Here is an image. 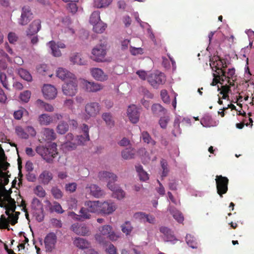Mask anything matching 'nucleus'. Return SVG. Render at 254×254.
<instances>
[{
  "label": "nucleus",
  "mask_w": 254,
  "mask_h": 254,
  "mask_svg": "<svg viewBox=\"0 0 254 254\" xmlns=\"http://www.w3.org/2000/svg\"><path fill=\"white\" fill-rule=\"evenodd\" d=\"M100 202L98 201H86L84 205L91 213H99Z\"/></svg>",
  "instance_id": "21"
},
{
  "label": "nucleus",
  "mask_w": 254,
  "mask_h": 254,
  "mask_svg": "<svg viewBox=\"0 0 254 254\" xmlns=\"http://www.w3.org/2000/svg\"><path fill=\"white\" fill-rule=\"evenodd\" d=\"M53 121V117L46 114H42L39 117V121L41 125H48L51 123Z\"/></svg>",
  "instance_id": "30"
},
{
  "label": "nucleus",
  "mask_w": 254,
  "mask_h": 254,
  "mask_svg": "<svg viewBox=\"0 0 254 254\" xmlns=\"http://www.w3.org/2000/svg\"><path fill=\"white\" fill-rule=\"evenodd\" d=\"M209 61L210 66L212 70L216 72L219 79L223 81V77L226 78V71L224 69L227 67L225 60L218 56H214L210 58Z\"/></svg>",
  "instance_id": "4"
},
{
  "label": "nucleus",
  "mask_w": 254,
  "mask_h": 254,
  "mask_svg": "<svg viewBox=\"0 0 254 254\" xmlns=\"http://www.w3.org/2000/svg\"><path fill=\"white\" fill-rule=\"evenodd\" d=\"M146 216V214L142 212H136L133 215L135 219L138 220L142 223H145Z\"/></svg>",
  "instance_id": "53"
},
{
  "label": "nucleus",
  "mask_w": 254,
  "mask_h": 254,
  "mask_svg": "<svg viewBox=\"0 0 254 254\" xmlns=\"http://www.w3.org/2000/svg\"><path fill=\"white\" fill-rule=\"evenodd\" d=\"M93 60L96 62H103L106 55V46L104 44L96 46L92 51Z\"/></svg>",
  "instance_id": "8"
},
{
  "label": "nucleus",
  "mask_w": 254,
  "mask_h": 254,
  "mask_svg": "<svg viewBox=\"0 0 254 254\" xmlns=\"http://www.w3.org/2000/svg\"><path fill=\"white\" fill-rule=\"evenodd\" d=\"M112 2V0H94V7L101 8L108 6Z\"/></svg>",
  "instance_id": "33"
},
{
  "label": "nucleus",
  "mask_w": 254,
  "mask_h": 254,
  "mask_svg": "<svg viewBox=\"0 0 254 254\" xmlns=\"http://www.w3.org/2000/svg\"><path fill=\"white\" fill-rule=\"evenodd\" d=\"M161 167L163 169L162 177H166L168 172V163L166 160L162 159L160 161Z\"/></svg>",
  "instance_id": "54"
},
{
  "label": "nucleus",
  "mask_w": 254,
  "mask_h": 254,
  "mask_svg": "<svg viewBox=\"0 0 254 254\" xmlns=\"http://www.w3.org/2000/svg\"><path fill=\"white\" fill-rule=\"evenodd\" d=\"M0 81L3 87L7 90H9L8 82L5 73L3 72H0Z\"/></svg>",
  "instance_id": "47"
},
{
  "label": "nucleus",
  "mask_w": 254,
  "mask_h": 254,
  "mask_svg": "<svg viewBox=\"0 0 254 254\" xmlns=\"http://www.w3.org/2000/svg\"><path fill=\"white\" fill-rule=\"evenodd\" d=\"M71 229L76 234L81 236H88L90 232L88 227L85 225L75 223L71 225Z\"/></svg>",
  "instance_id": "14"
},
{
  "label": "nucleus",
  "mask_w": 254,
  "mask_h": 254,
  "mask_svg": "<svg viewBox=\"0 0 254 254\" xmlns=\"http://www.w3.org/2000/svg\"><path fill=\"white\" fill-rule=\"evenodd\" d=\"M48 44L51 49L53 56L56 57H59L61 56V52L58 47H57L56 46V43L55 41H51L48 43Z\"/></svg>",
  "instance_id": "29"
},
{
  "label": "nucleus",
  "mask_w": 254,
  "mask_h": 254,
  "mask_svg": "<svg viewBox=\"0 0 254 254\" xmlns=\"http://www.w3.org/2000/svg\"><path fill=\"white\" fill-rule=\"evenodd\" d=\"M116 209V205L111 201H104L100 204L99 213L106 215L112 213Z\"/></svg>",
  "instance_id": "12"
},
{
  "label": "nucleus",
  "mask_w": 254,
  "mask_h": 254,
  "mask_svg": "<svg viewBox=\"0 0 254 254\" xmlns=\"http://www.w3.org/2000/svg\"><path fill=\"white\" fill-rule=\"evenodd\" d=\"M150 84L154 88H158L160 85L164 84L166 82V77L161 72L152 73L147 77Z\"/></svg>",
  "instance_id": "7"
},
{
  "label": "nucleus",
  "mask_w": 254,
  "mask_h": 254,
  "mask_svg": "<svg viewBox=\"0 0 254 254\" xmlns=\"http://www.w3.org/2000/svg\"><path fill=\"white\" fill-rule=\"evenodd\" d=\"M235 70L234 68H230L228 69V71L227 72H226V78L225 77H223L224 81L227 80V82L229 83L230 85H232L231 81H230V79H233V78L235 75Z\"/></svg>",
  "instance_id": "49"
},
{
  "label": "nucleus",
  "mask_w": 254,
  "mask_h": 254,
  "mask_svg": "<svg viewBox=\"0 0 254 254\" xmlns=\"http://www.w3.org/2000/svg\"><path fill=\"white\" fill-rule=\"evenodd\" d=\"M143 141L147 144L150 143L154 146L156 144V142L152 139L149 134L147 131H143L141 133V136Z\"/></svg>",
  "instance_id": "43"
},
{
  "label": "nucleus",
  "mask_w": 254,
  "mask_h": 254,
  "mask_svg": "<svg viewBox=\"0 0 254 254\" xmlns=\"http://www.w3.org/2000/svg\"><path fill=\"white\" fill-rule=\"evenodd\" d=\"M85 135H84L83 134H81L80 135H78L76 137L75 141L78 145H82L86 141H88L89 140V139H85Z\"/></svg>",
  "instance_id": "58"
},
{
  "label": "nucleus",
  "mask_w": 254,
  "mask_h": 254,
  "mask_svg": "<svg viewBox=\"0 0 254 254\" xmlns=\"http://www.w3.org/2000/svg\"><path fill=\"white\" fill-rule=\"evenodd\" d=\"M159 231L163 234V240L165 242H170L175 244L178 241L174 235V232L170 228L165 226H161L159 228Z\"/></svg>",
  "instance_id": "11"
},
{
  "label": "nucleus",
  "mask_w": 254,
  "mask_h": 254,
  "mask_svg": "<svg viewBox=\"0 0 254 254\" xmlns=\"http://www.w3.org/2000/svg\"><path fill=\"white\" fill-rule=\"evenodd\" d=\"M135 150L132 148H127L122 151V156L126 160L131 159L134 157Z\"/></svg>",
  "instance_id": "28"
},
{
  "label": "nucleus",
  "mask_w": 254,
  "mask_h": 254,
  "mask_svg": "<svg viewBox=\"0 0 254 254\" xmlns=\"http://www.w3.org/2000/svg\"><path fill=\"white\" fill-rule=\"evenodd\" d=\"M186 241L187 244L192 249L197 247V243L196 239L190 234H187L186 237Z\"/></svg>",
  "instance_id": "35"
},
{
  "label": "nucleus",
  "mask_w": 254,
  "mask_h": 254,
  "mask_svg": "<svg viewBox=\"0 0 254 254\" xmlns=\"http://www.w3.org/2000/svg\"><path fill=\"white\" fill-rule=\"evenodd\" d=\"M42 137L46 141H52L56 138V134L53 129L45 128L42 131Z\"/></svg>",
  "instance_id": "22"
},
{
  "label": "nucleus",
  "mask_w": 254,
  "mask_h": 254,
  "mask_svg": "<svg viewBox=\"0 0 254 254\" xmlns=\"http://www.w3.org/2000/svg\"><path fill=\"white\" fill-rule=\"evenodd\" d=\"M28 16H26L24 13H21L19 23L21 25L27 24L30 20L32 18V13H28Z\"/></svg>",
  "instance_id": "41"
},
{
  "label": "nucleus",
  "mask_w": 254,
  "mask_h": 254,
  "mask_svg": "<svg viewBox=\"0 0 254 254\" xmlns=\"http://www.w3.org/2000/svg\"><path fill=\"white\" fill-rule=\"evenodd\" d=\"M215 181L217 192L220 196L222 197L223 195L225 194L228 191L229 180L226 177H223L222 175H217Z\"/></svg>",
  "instance_id": "6"
},
{
  "label": "nucleus",
  "mask_w": 254,
  "mask_h": 254,
  "mask_svg": "<svg viewBox=\"0 0 254 254\" xmlns=\"http://www.w3.org/2000/svg\"><path fill=\"white\" fill-rule=\"evenodd\" d=\"M46 203L51 211H55L57 213L60 214H62L64 212L61 204L57 201H54L52 204L50 201L47 200L46 201Z\"/></svg>",
  "instance_id": "27"
},
{
  "label": "nucleus",
  "mask_w": 254,
  "mask_h": 254,
  "mask_svg": "<svg viewBox=\"0 0 254 254\" xmlns=\"http://www.w3.org/2000/svg\"><path fill=\"white\" fill-rule=\"evenodd\" d=\"M31 92L28 90H26L21 93L19 98L21 101L24 103H27L30 98Z\"/></svg>",
  "instance_id": "51"
},
{
  "label": "nucleus",
  "mask_w": 254,
  "mask_h": 254,
  "mask_svg": "<svg viewBox=\"0 0 254 254\" xmlns=\"http://www.w3.org/2000/svg\"><path fill=\"white\" fill-rule=\"evenodd\" d=\"M93 31L97 33H103L106 28V25L103 23L102 21L93 24Z\"/></svg>",
  "instance_id": "39"
},
{
  "label": "nucleus",
  "mask_w": 254,
  "mask_h": 254,
  "mask_svg": "<svg viewBox=\"0 0 254 254\" xmlns=\"http://www.w3.org/2000/svg\"><path fill=\"white\" fill-rule=\"evenodd\" d=\"M106 252L108 254H117V249L112 244H109L108 247L106 249Z\"/></svg>",
  "instance_id": "64"
},
{
  "label": "nucleus",
  "mask_w": 254,
  "mask_h": 254,
  "mask_svg": "<svg viewBox=\"0 0 254 254\" xmlns=\"http://www.w3.org/2000/svg\"><path fill=\"white\" fill-rule=\"evenodd\" d=\"M42 92L44 97L48 99H54L57 94L56 88L50 84L45 85L42 88Z\"/></svg>",
  "instance_id": "15"
},
{
  "label": "nucleus",
  "mask_w": 254,
  "mask_h": 254,
  "mask_svg": "<svg viewBox=\"0 0 254 254\" xmlns=\"http://www.w3.org/2000/svg\"><path fill=\"white\" fill-rule=\"evenodd\" d=\"M83 88L88 92H96L103 89V85L101 84L90 82L86 80H83L82 81Z\"/></svg>",
  "instance_id": "13"
},
{
  "label": "nucleus",
  "mask_w": 254,
  "mask_h": 254,
  "mask_svg": "<svg viewBox=\"0 0 254 254\" xmlns=\"http://www.w3.org/2000/svg\"><path fill=\"white\" fill-rule=\"evenodd\" d=\"M28 112L24 108H21L15 111L13 113V117L15 119L19 120L23 116H28Z\"/></svg>",
  "instance_id": "40"
},
{
  "label": "nucleus",
  "mask_w": 254,
  "mask_h": 254,
  "mask_svg": "<svg viewBox=\"0 0 254 254\" xmlns=\"http://www.w3.org/2000/svg\"><path fill=\"white\" fill-rule=\"evenodd\" d=\"M62 90L66 96H74L77 91V81L75 77L65 81L62 86Z\"/></svg>",
  "instance_id": "5"
},
{
  "label": "nucleus",
  "mask_w": 254,
  "mask_h": 254,
  "mask_svg": "<svg viewBox=\"0 0 254 254\" xmlns=\"http://www.w3.org/2000/svg\"><path fill=\"white\" fill-rule=\"evenodd\" d=\"M18 74L22 78L27 81H31L32 80V77L31 74L28 71L25 69H19Z\"/></svg>",
  "instance_id": "37"
},
{
  "label": "nucleus",
  "mask_w": 254,
  "mask_h": 254,
  "mask_svg": "<svg viewBox=\"0 0 254 254\" xmlns=\"http://www.w3.org/2000/svg\"><path fill=\"white\" fill-rule=\"evenodd\" d=\"M7 38L9 42L11 44H14L18 40V37L14 32H9L8 34Z\"/></svg>",
  "instance_id": "60"
},
{
  "label": "nucleus",
  "mask_w": 254,
  "mask_h": 254,
  "mask_svg": "<svg viewBox=\"0 0 254 254\" xmlns=\"http://www.w3.org/2000/svg\"><path fill=\"white\" fill-rule=\"evenodd\" d=\"M76 2H71L68 3V8L70 12L72 14H75L78 9V7L75 3Z\"/></svg>",
  "instance_id": "63"
},
{
  "label": "nucleus",
  "mask_w": 254,
  "mask_h": 254,
  "mask_svg": "<svg viewBox=\"0 0 254 254\" xmlns=\"http://www.w3.org/2000/svg\"><path fill=\"white\" fill-rule=\"evenodd\" d=\"M135 168L141 181H145L149 179L148 174L143 170L142 166H136Z\"/></svg>",
  "instance_id": "34"
},
{
  "label": "nucleus",
  "mask_w": 254,
  "mask_h": 254,
  "mask_svg": "<svg viewBox=\"0 0 254 254\" xmlns=\"http://www.w3.org/2000/svg\"><path fill=\"white\" fill-rule=\"evenodd\" d=\"M127 114L131 123L135 124L138 121L139 113L135 105L129 106L127 110Z\"/></svg>",
  "instance_id": "16"
},
{
  "label": "nucleus",
  "mask_w": 254,
  "mask_h": 254,
  "mask_svg": "<svg viewBox=\"0 0 254 254\" xmlns=\"http://www.w3.org/2000/svg\"><path fill=\"white\" fill-rule=\"evenodd\" d=\"M101 21L100 19V12L98 11H94L90 16V22L92 24H95Z\"/></svg>",
  "instance_id": "48"
},
{
  "label": "nucleus",
  "mask_w": 254,
  "mask_h": 254,
  "mask_svg": "<svg viewBox=\"0 0 254 254\" xmlns=\"http://www.w3.org/2000/svg\"><path fill=\"white\" fill-rule=\"evenodd\" d=\"M36 104L39 107H43L47 112H53L54 111V107L52 105L46 103L40 99L36 101Z\"/></svg>",
  "instance_id": "44"
},
{
  "label": "nucleus",
  "mask_w": 254,
  "mask_h": 254,
  "mask_svg": "<svg viewBox=\"0 0 254 254\" xmlns=\"http://www.w3.org/2000/svg\"><path fill=\"white\" fill-rule=\"evenodd\" d=\"M15 132L19 137L22 138L27 139L29 137L28 133L20 126L16 127Z\"/></svg>",
  "instance_id": "46"
},
{
  "label": "nucleus",
  "mask_w": 254,
  "mask_h": 254,
  "mask_svg": "<svg viewBox=\"0 0 254 254\" xmlns=\"http://www.w3.org/2000/svg\"><path fill=\"white\" fill-rule=\"evenodd\" d=\"M57 145L55 143L49 144L46 146L39 145L36 148V152L48 163H52L53 159L58 154Z\"/></svg>",
  "instance_id": "3"
},
{
  "label": "nucleus",
  "mask_w": 254,
  "mask_h": 254,
  "mask_svg": "<svg viewBox=\"0 0 254 254\" xmlns=\"http://www.w3.org/2000/svg\"><path fill=\"white\" fill-rule=\"evenodd\" d=\"M57 237L54 233H50L47 235L44 240L46 251L51 252L55 248Z\"/></svg>",
  "instance_id": "10"
},
{
  "label": "nucleus",
  "mask_w": 254,
  "mask_h": 254,
  "mask_svg": "<svg viewBox=\"0 0 254 254\" xmlns=\"http://www.w3.org/2000/svg\"><path fill=\"white\" fill-rule=\"evenodd\" d=\"M70 61L74 64L85 65L86 62L81 57V55L78 53L73 54L70 57Z\"/></svg>",
  "instance_id": "25"
},
{
  "label": "nucleus",
  "mask_w": 254,
  "mask_h": 254,
  "mask_svg": "<svg viewBox=\"0 0 254 254\" xmlns=\"http://www.w3.org/2000/svg\"><path fill=\"white\" fill-rule=\"evenodd\" d=\"M87 207H82L79 211V215H77L76 219L81 220L82 219H90L91 215Z\"/></svg>",
  "instance_id": "31"
},
{
  "label": "nucleus",
  "mask_w": 254,
  "mask_h": 254,
  "mask_svg": "<svg viewBox=\"0 0 254 254\" xmlns=\"http://www.w3.org/2000/svg\"><path fill=\"white\" fill-rule=\"evenodd\" d=\"M151 110L155 115H160L165 114L166 112V109L159 104H154L152 106Z\"/></svg>",
  "instance_id": "32"
},
{
  "label": "nucleus",
  "mask_w": 254,
  "mask_h": 254,
  "mask_svg": "<svg viewBox=\"0 0 254 254\" xmlns=\"http://www.w3.org/2000/svg\"><path fill=\"white\" fill-rule=\"evenodd\" d=\"M51 192L56 199H60L63 196V193L61 190L57 187H53L51 190Z\"/></svg>",
  "instance_id": "52"
},
{
  "label": "nucleus",
  "mask_w": 254,
  "mask_h": 254,
  "mask_svg": "<svg viewBox=\"0 0 254 254\" xmlns=\"http://www.w3.org/2000/svg\"><path fill=\"white\" fill-rule=\"evenodd\" d=\"M160 95L164 103H168L170 102L169 96L168 94V92L166 90H162L160 92Z\"/></svg>",
  "instance_id": "57"
},
{
  "label": "nucleus",
  "mask_w": 254,
  "mask_h": 254,
  "mask_svg": "<svg viewBox=\"0 0 254 254\" xmlns=\"http://www.w3.org/2000/svg\"><path fill=\"white\" fill-rule=\"evenodd\" d=\"M57 129L59 133L64 134L68 130V125L65 122H62L58 125Z\"/></svg>",
  "instance_id": "42"
},
{
  "label": "nucleus",
  "mask_w": 254,
  "mask_h": 254,
  "mask_svg": "<svg viewBox=\"0 0 254 254\" xmlns=\"http://www.w3.org/2000/svg\"><path fill=\"white\" fill-rule=\"evenodd\" d=\"M102 118L103 120L106 122V124L108 126L112 127L114 126V121H113L112 116L110 113H103L102 116Z\"/></svg>",
  "instance_id": "38"
},
{
  "label": "nucleus",
  "mask_w": 254,
  "mask_h": 254,
  "mask_svg": "<svg viewBox=\"0 0 254 254\" xmlns=\"http://www.w3.org/2000/svg\"><path fill=\"white\" fill-rule=\"evenodd\" d=\"M169 121L170 118L168 116L161 117L159 121L160 127L162 128H166Z\"/></svg>",
  "instance_id": "56"
},
{
  "label": "nucleus",
  "mask_w": 254,
  "mask_h": 254,
  "mask_svg": "<svg viewBox=\"0 0 254 254\" xmlns=\"http://www.w3.org/2000/svg\"><path fill=\"white\" fill-rule=\"evenodd\" d=\"M9 221L5 217L4 215H1L0 218V229H7L8 230L9 228Z\"/></svg>",
  "instance_id": "45"
},
{
  "label": "nucleus",
  "mask_w": 254,
  "mask_h": 254,
  "mask_svg": "<svg viewBox=\"0 0 254 254\" xmlns=\"http://www.w3.org/2000/svg\"><path fill=\"white\" fill-rule=\"evenodd\" d=\"M41 21L39 19L34 20L29 25L27 31V35H33L36 34L41 29Z\"/></svg>",
  "instance_id": "19"
},
{
  "label": "nucleus",
  "mask_w": 254,
  "mask_h": 254,
  "mask_svg": "<svg viewBox=\"0 0 254 254\" xmlns=\"http://www.w3.org/2000/svg\"><path fill=\"white\" fill-rule=\"evenodd\" d=\"M121 227L122 231L126 235H129L133 230V227L129 221L125 222L121 225Z\"/></svg>",
  "instance_id": "36"
},
{
  "label": "nucleus",
  "mask_w": 254,
  "mask_h": 254,
  "mask_svg": "<svg viewBox=\"0 0 254 254\" xmlns=\"http://www.w3.org/2000/svg\"><path fill=\"white\" fill-rule=\"evenodd\" d=\"M130 52L132 55L134 56L139 54L141 55L143 53V50L141 48H134L133 47H130Z\"/></svg>",
  "instance_id": "59"
},
{
  "label": "nucleus",
  "mask_w": 254,
  "mask_h": 254,
  "mask_svg": "<svg viewBox=\"0 0 254 254\" xmlns=\"http://www.w3.org/2000/svg\"><path fill=\"white\" fill-rule=\"evenodd\" d=\"M34 193L40 197H44L46 195V191L43 188L40 186H37L34 189Z\"/></svg>",
  "instance_id": "50"
},
{
  "label": "nucleus",
  "mask_w": 254,
  "mask_h": 254,
  "mask_svg": "<svg viewBox=\"0 0 254 254\" xmlns=\"http://www.w3.org/2000/svg\"><path fill=\"white\" fill-rule=\"evenodd\" d=\"M39 179L43 184L46 185L53 179V175L50 171L45 170L40 175Z\"/></svg>",
  "instance_id": "23"
},
{
  "label": "nucleus",
  "mask_w": 254,
  "mask_h": 254,
  "mask_svg": "<svg viewBox=\"0 0 254 254\" xmlns=\"http://www.w3.org/2000/svg\"><path fill=\"white\" fill-rule=\"evenodd\" d=\"M86 189L88 191H90L91 195L96 198L101 197L105 194L104 190L95 184L90 185V186L87 187Z\"/></svg>",
  "instance_id": "18"
},
{
  "label": "nucleus",
  "mask_w": 254,
  "mask_h": 254,
  "mask_svg": "<svg viewBox=\"0 0 254 254\" xmlns=\"http://www.w3.org/2000/svg\"><path fill=\"white\" fill-rule=\"evenodd\" d=\"M74 245L80 249H88L90 244L86 240L81 238H76L73 241Z\"/></svg>",
  "instance_id": "24"
},
{
  "label": "nucleus",
  "mask_w": 254,
  "mask_h": 254,
  "mask_svg": "<svg viewBox=\"0 0 254 254\" xmlns=\"http://www.w3.org/2000/svg\"><path fill=\"white\" fill-rule=\"evenodd\" d=\"M57 76L63 80L68 81L70 79L74 77L75 75L63 68H59L57 71Z\"/></svg>",
  "instance_id": "20"
},
{
  "label": "nucleus",
  "mask_w": 254,
  "mask_h": 254,
  "mask_svg": "<svg viewBox=\"0 0 254 254\" xmlns=\"http://www.w3.org/2000/svg\"><path fill=\"white\" fill-rule=\"evenodd\" d=\"M78 145L76 141H67L64 143V147L68 150H72L75 149Z\"/></svg>",
  "instance_id": "55"
},
{
  "label": "nucleus",
  "mask_w": 254,
  "mask_h": 254,
  "mask_svg": "<svg viewBox=\"0 0 254 254\" xmlns=\"http://www.w3.org/2000/svg\"><path fill=\"white\" fill-rule=\"evenodd\" d=\"M101 108L99 104L97 102H90L86 104L85 112L87 118L95 117L99 113Z\"/></svg>",
  "instance_id": "9"
},
{
  "label": "nucleus",
  "mask_w": 254,
  "mask_h": 254,
  "mask_svg": "<svg viewBox=\"0 0 254 254\" xmlns=\"http://www.w3.org/2000/svg\"><path fill=\"white\" fill-rule=\"evenodd\" d=\"M91 73L93 78L98 81H104L107 80L108 75L99 68H93L91 69Z\"/></svg>",
  "instance_id": "17"
},
{
  "label": "nucleus",
  "mask_w": 254,
  "mask_h": 254,
  "mask_svg": "<svg viewBox=\"0 0 254 254\" xmlns=\"http://www.w3.org/2000/svg\"><path fill=\"white\" fill-rule=\"evenodd\" d=\"M77 188V185L75 183H71L65 185V190L70 192H73L75 191Z\"/></svg>",
  "instance_id": "61"
},
{
  "label": "nucleus",
  "mask_w": 254,
  "mask_h": 254,
  "mask_svg": "<svg viewBox=\"0 0 254 254\" xmlns=\"http://www.w3.org/2000/svg\"><path fill=\"white\" fill-rule=\"evenodd\" d=\"M170 213L174 218L179 223H182L184 220L182 213L176 208L170 207L169 209Z\"/></svg>",
  "instance_id": "26"
},
{
  "label": "nucleus",
  "mask_w": 254,
  "mask_h": 254,
  "mask_svg": "<svg viewBox=\"0 0 254 254\" xmlns=\"http://www.w3.org/2000/svg\"><path fill=\"white\" fill-rule=\"evenodd\" d=\"M9 206L8 207V209H10L12 212H14L15 211L16 209V204L15 201L14 199L9 197L8 199Z\"/></svg>",
  "instance_id": "62"
},
{
  "label": "nucleus",
  "mask_w": 254,
  "mask_h": 254,
  "mask_svg": "<svg viewBox=\"0 0 254 254\" xmlns=\"http://www.w3.org/2000/svg\"><path fill=\"white\" fill-rule=\"evenodd\" d=\"M99 233L95 236L96 240L100 244L106 243V236L112 241H117L120 237L119 234L116 233L113 230V227L109 225H104L99 228Z\"/></svg>",
  "instance_id": "2"
},
{
  "label": "nucleus",
  "mask_w": 254,
  "mask_h": 254,
  "mask_svg": "<svg viewBox=\"0 0 254 254\" xmlns=\"http://www.w3.org/2000/svg\"><path fill=\"white\" fill-rule=\"evenodd\" d=\"M98 177L100 180L108 182L107 187L113 192V197L119 200L125 197V192L114 183L117 180L115 174L107 171H101L99 173Z\"/></svg>",
  "instance_id": "1"
}]
</instances>
